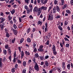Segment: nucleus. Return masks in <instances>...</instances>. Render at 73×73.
<instances>
[{"label":"nucleus","instance_id":"nucleus-62","mask_svg":"<svg viewBox=\"0 0 73 73\" xmlns=\"http://www.w3.org/2000/svg\"><path fill=\"white\" fill-rule=\"evenodd\" d=\"M56 19H59L60 18V16L58 15L56 17Z\"/></svg>","mask_w":73,"mask_h":73},{"label":"nucleus","instance_id":"nucleus-38","mask_svg":"<svg viewBox=\"0 0 73 73\" xmlns=\"http://www.w3.org/2000/svg\"><path fill=\"white\" fill-rule=\"evenodd\" d=\"M13 27L14 28V29H17V26H16V25L15 24H14L13 25Z\"/></svg>","mask_w":73,"mask_h":73},{"label":"nucleus","instance_id":"nucleus-8","mask_svg":"<svg viewBox=\"0 0 73 73\" xmlns=\"http://www.w3.org/2000/svg\"><path fill=\"white\" fill-rule=\"evenodd\" d=\"M21 58L22 59L23 58V56H24V53L23 51H22L21 52Z\"/></svg>","mask_w":73,"mask_h":73},{"label":"nucleus","instance_id":"nucleus-16","mask_svg":"<svg viewBox=\"0 0 73 73\" xmlns=\"http://www.w3.org/2000/svg\"><path fill=\"white\" fill-rule=\"evenodd\" d=\"M15 68H13L11 70V72L12 73H14L15 72Z\"/></svg>","mask_w":73,"mask_h":73},{"label":"nucleus","instance_id":"nucleus-45","mask_svg":"<svg viewBox=\"0 0 73 73\" xmlns=\"http://www.w3.org/2000/svg\"><path fill=\"white\" fill-rule=\"evenodd\" d=\"M25 3H29V1L28 0H25Z\"/></svg>","mask_w":73,"mask_h":73},{"label":"nucleus","instance_id":"nucleus-56","mask_svg":"<svg viewBox=\"0 0 73 73\" xmlns=\"http://www.w3.org/2000/svg\"><path fill=\"white\" fill-rule=\"evenodd\" d=\"M2 59L1 58H0V64H2Z\"/></svg>","mask_w":73,"mask_h":73},{"label":"nucleus","instance_id":"nucleus-41","mask_svg":"<svg viewBox=\"0 0 73 73\" xmlns=\"http://www.w3.org/2000/svg\"><path fill=\"white\" fill-rule=\"evenodd\" d=\"M53 51V53L55 55L57 54V52L56 51V50L55 51Z\"/></svg>","mask_w":73,"mask_h":73},{"label":"nucleus","instance_id":"nucleus-61","mask_svg":"<svg viewBox=\"0 0 73 73\" xmlns=\"http://www.w3.org/2000/svg\"><path fill=\"white\" fill-rule=\"evenodd\" d=\"M70 3L71 5H73V0H71V1Z\"/></svg>","mask_w":73,"mask_h":73},{"label":"nucleus","instance_id":"nucleus-7","mask_svg":"<svg viewBox=\"0 0 73 73\" xmlns=\"http://www.w3.org/2000/svg\"><path fill=\"white\" fill-rule=\"evenodd\" d=\"M56 10L57 11V12H60V8L59 7L57 6H56Z\"/></svg>","mask_w":73,"mask_h":73},{"label":"nucleus","instance_id":"nucleus-25","mask_svg":"<svg viewBox=\"0 0 73 73\" xmlns=\"http://www.w3.org/2000/svg\"><path fill=\"white\" fill-rule=\"evenodd\" d=\"M57 70H59V71H60V72H61V68L59 67H58L57 68Z\"/></svg>","mask_w":73,"mask_h":73},{"label":"nucleus","instance_id":"nucleus-18","mask_svg":"<svg viewBox=\"0 0 73 73\" xmlns=\"http://www.w3.org/2000/svg\"><path fill=\"white\" fill-rule=\"evenodd\" d=\"M8 50L9 53H10L9 54H11V47H9V48L8 49Z\"/></svg>","mask_w":73,"mask_h":73},{"label":"nucleus","instance_id":"nucleus-10","mask_svg":"<svg viewBox=\"0 0 73 73\" xmlns=\"http://www.w3.org/2000/svg\"><path fill=\"white\" fill-rule=\"evenodd\" d=\"M25 54H26L27 56H29V55H30V53H29V52H27V51H25Z\"/></svg>","mask_w":73,"mask_h":73},{"label":"nucleus","instance_id":"nucleus-52","mask_svg":"<svg viewBox=\"0 0 73 73\" xmlns=\"http://www.w3.org/2000/svg\"><path fill=\"white\" fill-rule=\"evenodd\" d=\"M49 40H48L46 42V45H49Z\"/></svg>","mask_w":73,"mask_h":73},{"label":"nucleus","instance_id":"nucleus-40","mask_svg":"<svg viewBox=\"0 0 73 73\" xmlns=\"http://www.w3.org/2000/svg\"><path fill=\"white\" fill-rule=\"evenodd\" d=\"M23 25L20 24L19 26V28H22L23 27Z\"/></svg>","mask_w":73,"mask_h":73},{"label":"nucleus","instance_id":"nucleus-57","mask_svg":"<svg viewBox=\"0 0 73 73\" xmlns=\"http://www.w3.org/2000/svg\"><path fill=\"white\" fill-rule=\"evenodd\" d=\"M62 43L60 42V45L61 46V48H62V47H63V45H62Z\"/></svg>","mask_w":73,"mask_h":73},{"label":"nucleus","instance_id":"nucleus-27","mask_svg":"<svg viewBox=\"0 0 73 73\" xmlns=\"http://www.w3.org/2000/svg\"><path fill=\"white\" fill-rule=\"evenodd\" d=\"M70 64H68L67 65V67L68 69L69 70H70Z\"/></svg>","mask_w":73,"mask_h":73},{"label":"nucleus","instance_id":"nucleus-30","mask_svg":"<svg viewBox=\"0 0 73 73\" xmlns=\"http://www.w3.org/2000/svg\"><path fill=\"white\" fill-rule=\"evenodd\" d=\"M35 57H36V58H37V57H38V54H35Z\"/></svg>","mask_w":73,"mask_h":73},{"label":"nucleus","instance_id":"nucleus-28","mask_svg":"<svg viewBox=\"0 0 73 73\" xmlns=\"http://www.w3.org/2000/svg\"><path fill=\"white\" fill-rule=\"evenodd\" d=\"M9 47H8V45L7 44L5 45V49H8Z\"/></svg>","mask_w":73,"mask_h":73},{"label":"nucleus","instance_id":"nucleus-17","mask_svg":"<svg viewBox=\"0 0 73 73\" xmlns=\"http://www.w3.org/2000/svg\"><path fill=\"white\" fill-rule=\"evenodd\" d=\"M33 61H34V64H37V63L35 62V61H36V59H35V58H33Z\"/></svg>","mask_w":73,"mask_h":73},{"label":"nucleus","instance_id":"nucleus-33","mask_svg":"<svg viewBox=\"0 0 73 73\" xmlns=\"http://www.w3.org/2000/svg\"><path fill=\"white\" fill-rule=\"evenodd\" d=\"M29 7L30 8V9H32V10L33 9V6L31 5H29Z\"/></svg>","mask_w":73,"mask_h":73},{"label":"nucleus","instance_id":"nucleus-47","mask_svg":"<svg viewBox=\"0 0 73 73\" xmlns=\"http://www.w3.org/2000/svg\"><path fill=\"white\" fill-rule=\"evenodd\" d=\"M30 30H31V29L30 28H29L27 30V33H29V32L30 31Z\"/></svg>","mask_w":73,"mask_h":73},{"label":"nucleus","instance_id":"nucleus-34","mask_svg":"<svg viewBox=\"0 0 73 73\" xmlns=\"http://www.w3.org/2000/svg\"><path fill=\"white\" fill-rule=\"evenodd\" d=\"M3 53L4 54H7V50H3Z\"/></svg>","mask_w":73,"mask_h":73},{"label":"nucleus","instance_id":"nucleus-13","mask_svg":"<svg viewBox=\"0 0 73 73\" xmlns=\"http://www.w3.org/2000/svg\"><path fill=\"white\" fill-rule=\"evenodd\" d=\"M40 59L41 60H45L44 56H41L40 57Z\"/></svg>","mask_w":73,"mask_h":73},{"label":"nucleus","instance_id":"nucleus-32","mask_svg":"<svg viewBox=\"0 0 73 73\" xmlns=\"http://www.w3.org/2000/svg\"><path fill=\"white\" fill-rule=\"evenodd\" d=\"M17 62L19 64H21V61L20 60H17Z\"/></svg>","mask_w":73,"mask_h":73},{"label":"nucleus","instance_id":"nucleus-9","mask_svg":"<svg viewBox=\"0 0 73 73\" xmlns=\"http://www.w3.org/2000/svg\"><path fill=\"white\" fill-rule=\"evenodd\" d=\"M47 9V8L46 7H44V6H42L41 7V9L42 10L43 9L44 11L45 10H46Z\"/></svg>","mask_w":73,"mask_h":73},{"label":"nucleus","instance_id":"nucleus-24","mask_svg":"<svg viewBox=\"0 0 73 73\" xmlns=\"http://www.w3.org/2000/svg\"><path fill=\"white\" fill-rule=\"evenodd\" d=\"M34 50L33 52H37V49L36 48H33Z\"/></svg>","mask_w":73,"mask_h":73},{"label":"nucleus","instance_id":"nucleus-46","mask_svg":"<svg viewBox=\"0 0 73 73\" xmlns=\"http://www.w3.org/2000/svg\"><path fill=\"white\" fill-rule=\"evenodd\" d=\"M0 16H4V13L2 12H1L0 13Z\"/></svg>","mask_w":73,"mask_h":73},{"label":"nucleus","instance_id":"nucleus-22","mask_svg":"<svg viewBox=\"0 0 73 73\" xmlns=\"http://www.w3.org/2000/svg\"><path fill=\"white\" fill-rule=\"evenodd\" d=\"M27 42H31V39L29 38L27 39Z\"/></svg>","mask_w":73,"mask_h":73},{"label":"nucleus","instance_id":"nucleus-11","mask_svg":"<svg viewBox=\"0 0 73 73\" xmlns=\"http://www.w3.org/2000/svg\"><path fill=\"white\" fill-rule=\"evenodd\" d=\"M61 5H64V4H65V1L64 0H61Z\"/></svg>","mask_w":73,"mask_h":73},{"label":"nucleus","instance_id":"nucleus-36","mask_svg":"<svg viewBox=\"0 0 73 73\" xmlns=\"http://www.w3.org/2000/svg\"><path fill=\"white\" fill-rule=\"evenodd\" d=\"M15 40H16V38H14L12 40V43H13L14 42H15Z\"/></svg>","mask_w":73,"mask_h":73},{"label":"nucleus","instance_id":"nucleus-26","mask_svg":"<svg viewBox=\"0 0 73 73\" xmlns=\"http://www.w3.org/2000/svg\"><path fill=\"white\" fill-rule=\"evenodd\" d=\"M5 0L6 2L7 3L9 1V0H0V1H5Z\"/></svg>","mask_w":73,"mask_h":73},{"label":"nucleus","instance_id":"nucleus-54","mask_svg":"<svg viewBox=\"0 0 73 73\" xmlns=\"http://www.w3.org/2000/svg\"><path fill=\"white\" fill-rule=\"evenodd\" d=\"M26 72V70L25 69H23L22 73H25Z\"/></svg>","mask_w":73,"mask_h":73},{"label":"nucleus","instance_id":"nucleus-19","mask_svg":"<svg viewBox=\"0 0 73 73\" xmlns=\"http://www.w3.org/2000/svg\"><path fill=\"white\" fill-rule=\"evenodd\" d=\"M66 7H67V5L65 4V5H63V9H64L65 8H66Z\"/></svg>","mask_w":73,"mask_h":73},{"label":"nucleus","instance_id":"nucleus-23","mask_svg":"<svg viewBox=\"0 0 73 73\" xmlns=\"http://www.w3.org/2000/svg\"><path fill=\"white\" fill-rule=\"evenodd\" d=\"M6 36L7 37H9V33H6Z\"/></svg>","mask_w":73,"mask_h":73},{"label":"nucleus","instance_id":"nucleus-43","mask_svg":"<svg viewBox=\"0 0 73 73\" xmlns=\"http://www.w3.org/2000/svg\"><path fill=\"white\" fill-rule=\"evenodd\" d=\"M25 9H27H27H29L28 6L27 5H25Z\"/></svg>","mask_w":73,"mask_h":73},{"label":"nucleus","instance_id":"nucleus-3","mask_svg":"<svg viewBox=\"0 0 73 73\" xmlns=\"http://www.w3.org/2000/svg\"><path fill=\"white\" fill-rule=\"evenodd\" d=\"M0 23H2L5 21V18L4 17H2L0 18Z\"/></svg>","mask_w":73,"mask_h":73},{"label":"nucleus","instance_id":"nucleus-15","mask_svg":"<svg viewBox=\"0 0 73 73\" xmlns=\"http://www.w3.org/2000/svg\"><path fill=\"white\" fill-rule=\"evenodd\" d=\"M53 13H55L56 12V8L54 7L53 9Z\"/></svg>","mask_w":73,"mask_h":73},{"label":"nucleus","instance_id":"nucleus-35","mask_svg":"<svg viewBox=\"0 0 73 73\" xmlns=\"http://www.w3.org/2000/svg\"><path fill=\"white\" fill-rule=\"evenodd\" d=\"M66 48H69V44H66Z\"/></svg>","mask_w":73,"mask_h":73},{"label":"nucleus","instance_id":"nucleus-59","mask_svg":"<svg viewBox=\"0 0 73 73\" xmlns=\"http://www.w3.org/2000/svg\"><path fill=\"white\" fill-rule=\"evenodd\" d=\"M5 13L6 15H9V14H10V13L9 12H5Z\"/></svg>","mask_w":73,"mask_h":73},{"label":"nucleus","instance_id":"nucleus-20","mask_svg":"<svg viewBox=\"0 0 73 73\" xmlns=\"http://www.w3.org/2000/svg\"><path fill=\"white\" fill-rule=\"evenodd\" d=\"M58 28L60 29V31H62V27H61L60 26H59L58 27Z\"/></svg>","mask_w":73,"mask_h":73},{"label":"nucleus","instance_id":"nucleus-55","mask_svg":"<svg viewBox=\"0 0 73 73\" xmlns=\"http://www.w3.org/2000/svg\"><path fill=\"white\" fill-rule=\"evenodd\" d=\"M29 18L30 19H33V17L32 16V15H31L30 17H29Z\"/></svg>","mask_w":73,"mask_h":73},{"label":"nucleus","instance_id":"nucleus-12","mask_svg":"<svg viewBox=\"0 0 73 73\" xmlns=\"http://www.w3.org/2000/svg\"><path fill=\"white\" fill-rule=\"evenodd\" d=\"M52 49L53 51H54L56 50V47L55 46V45H54V44L53 45Z\"/></svg>","mask_w":73,"mask_h":73},{"label":"nucleus","instance_id":"nucleus-39","mask_svg":"<svg viewBox=\"0 0 73 73\" xmlns=\"http://www.w3.org/2000/svg\"><path fill=\"white\" fill-rule=\"evenodd\" d=\"M66 13H70V11L69 10H67L66 11Z\"/></svg>","mask_w":73,"mask_h":73},{"label":"nucleus","instance_id":"nucleus-63","mask_svg":"<svg viewBox=\"0 0 73 73\" xmlns=\"http://www.w3.org/2000/svg\"><path fill=\"white\" fill-rule=\"evenodd\" d=\"M44 38L45 40H47V38H48L47 36H45L44 37Z\"/></svg>","mask_w":73,"mask_h":73},{"label":"nucleus","instance_id":"nucleus-37","mask_svg":"<svg viewBox=\"0 0 73 73\" xmlns=\"http://www.w3.org/2000/svg\"><path fill=\"white\" fill-rule=\"evenodd\" d=\"M64 39L65 41H69V40L66 37L64 38Z\"/></svg>","mask_w":73,"mask_h":73},{"label":"nucleus","instance_id":"nucleus-42","mask_svg":"<svg viewBox=\"0 0 73 73\" xmlns=\"http://www.w3.org/2000/svg\"><path fill=\"white\" fill-rule=\"evenodd\" d=\"M34 4H35V5H37V1L36 0H35L34 2Z\"/></svg>","mask_w":73,"mask_h":73},{"label":"nucleus","instance_id":"nucleus-48","mask_svg":"<svg viewBox=\"0 0 73 73\" xmlns=\"http://www.w3.org/2000/svg\"><path fill=\"white\" fill-rule=\"evenodd\" d=\"M54 4L56 5V4H57V1L56 0H54Z\"/></svg>","mask_w":73,"mask_h":73},{"label":"nucleus","instance_id":"nucleus-53","mask_svg":"<svg viewBox=\"0 0 73 73\" xmlns=\"http://www.w3.org/2000/svg\"><path fill=\"white\" fill-rule=\"evenodd\" d=\"M0 26L1 27V30H3V29H4L3 28L4 27H3L1 26V25H0Z\"/></svg>","mask_w":73,"mask_h":73},{"label":"nucleus","instance_id":"nucleus-58","mask_svg":"<svg viewBox=\"0 0 73 73\" xmlns=\"http://www.w3.org/2000/svg\"><path fill=\"white\" fill-rule=\"evenodd\" d=\"M33 48H35V47H36V44H35V43H34L33 44Z\"/></svg>","mask_w":73,"mask_h":73},{"label":"nucleus","instance_id":"nucleus-44","mask_svg":"<svg viewBox=\"0 0 73 73\" xmlns=\"http://www.w3.org/2000/svg\"><path fill=\"white\" fill-rule=\"evenodd\" d=\"M17 66H18V65L17 64H16L15 66V69H17Z\"/></svg>","mask_w":73,"mask_h":73},{"label":"nucleus","instance_id":"nucleus-51","mask_svg":"<svg viewBox=\"0 0 73 73\" xmlns=\"http://www.w3.org/2000/svg\"><path fill=\"white\" fill-rule=\"evenodd\" d=\"M47 1H48V0H45L43 3V4H46V3H47Z\"/></svg>","mask_w":73,"mask_h":73},{"label":"nucleus","instance_id":"nucleus-1","mask_svg":"<svg viewBox=\"0 0 73 73\" xmlns=\"http://www.w3.org/2000/svg\"><path fill=\"white\" fill-rule=\"evenodd\" d=\"M43 47H44V46L43 45H40L39 47V48L38 49V51L39 52H43V49H42Z\"/></svg>","mask_w":73,"mask_h":73},{"label":"nucleus","instance_id":"nucleus-21","mask_svg":"<svg viewBox=\"0 0 73 73\" xmlns=\"http://www.w3.org/2000/svg\"><path fill=\"white\" fill-rule=\"evenodd\" d=\"M1 26H2V27H4L5 26V23H3L2 24Z\"/></svg>","mask_w":73,"mask_h":73},{"label":"nucleus","instance_id":"nucleus-64","mask_svg":"<svg viewBox=\"0 0 73 73\" xmlns=\"http://www.w3.org/2000/svg\"><path fill=\"white\" fill-rule=\"evenodd\" d=\"M13 62H16V58H14L13 60Z\"/></svg>","mask_w":73,"mask_h":73},{"label":"nucleus","instance_id":"nucleus-6","mask_svg":"<svg viewBox=\"0 0 73 73\" xmlns=\"http://www.w3.org/2000/svg\"><path fill=\"white\" fill-rule=\"evenodd\" d=\"M38 9H37V7H35L34 8L33 11V12H37V11H38Z\"/></svg>","mask_w":73,"mask_h":73},{"label":"nucleus","instance_id":"nucleus-60","mask_svg":"<svg viewBox=\"0 0 73 73\" xmlns=\"http://www.w3.org/2000/svg\"><path fill=\"white\" fill-rule=\"evenodd\" d=\"M18 49L19 50V52L20 53V52H21V47H18Z\"/></svg>","mask_w":73,"mask_h":73},{"label":"nucleus","instance_id":"nucleus-5","mask_svg":"<svg viewBox=\"0 0 73 73\" xmlns=\"http://www.w3.org/2000/svg\"><path fill=\"white\" fill-rule=\"evenodd\" d=\"M27 14H29L30 12H32V9H27Z\"/></svg>","mask_w":73,"mask_h":73},{"label":"nucleus","instance_id":"nucleus-50","mask_svg":"<svg viewBox=\"0 0 73 73\" xmlns=\"http://www.w3.org/2000/svg\"><path fill=\"white\" fill-rule=\"evenodd\" d=\"M68 22L67 21H65V23H64L65 25H68Z\"/></svg>","mask_w":73,"mask_h":73},{"label":"nucleus","instance_id":"nucleus-49","mask_svg":"<svg viewBox=\"0 0 73 73\" xmlns=\"http://www.w3.org/2000/svg\"><path fill=\"white\" fill-rule=\"evenodd\" d=\"M13 31L14 32V34H15V35H17V32L15 31V30H13Z\"/></svg>","mask_w":73,"mask_h":73},{"label":"nucleus","instance_id":"nucleus-14","mask_svg":"<svg viewBox=\"0 0 73 73\" xmlns=\"http://www.w3.org/2000/svg\"><path fill=\"white\" fill-rule=\"evenodd\" d=\"M11 12L12 15H13L15 13V10L13 9Z\"/></svg>","mask_w":73,"mask_h":73},{"label":"nucleus","instance_id":"nucleus-31","mask_svg":"<svg viewBox=\"0 0 73 73\" xmlns=\"http://www.w3.org/2000/svg\"><path fill=\"white\" fill-rule=\"evenodd\" d=\"M62 68L63 69H65V64H62Z\"/></svg>","mask_w":73,"mask_h":73},{"label":"nucleus","instance_id":"nucleus-2","mask_svg":"<svg viewBox=\"0 0 73 73\" xmlns=\"http://www.w3.org/2000/svg\"><path fill=\"white\" fill-rule=\"evenodd\" d=\"M34 68L36 70V71H38L39 70V68L38 67V66L37 64H36L34 66Z\"/></svg>","mask_w":73,"mask_h":73},{"label":"nucleus","instance_id":"nucleus-29","mask_svg":"<svg viewBox=\"0 0 73 73\" xmlns=\"http://www.w3.org/2000/svg\"><path fill=\"white\" fill-rule=\"evenodd\" d=\"M42 22H41V21H38V25H39V24H40V25L41 24H42Z\"/></svg>","mask_w":73,"mask_h":73},{"label":"nucleus","instance_id":"nucleus-4","mask_svg":"<svg viewBox=\"0 0 73 73\" xmlns=\"http://www.w3.org/2000/svg\"><path fill=\"white\" fill-rule=\"evenodd\" d=\"M53 19V15L52 14H50L49 15L48 20H52V19Z\"/></svg>","mask_w":73,"mask_h":73}]
</instances>
